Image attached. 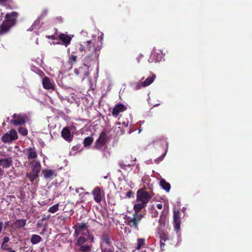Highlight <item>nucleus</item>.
I'll list each match as a JSON object with an SVG mask.
<instances>
[{
  "label": "nucleus",
  "mask_w": 252,
  "mask_h": 252,
  "mask_svg": "<svg viewBox=\"0 0 252 252\" xmlns=\"http://www.w3.org/2000/svg\"><path fill=\"white\" fill-rule=\"evenodd\" d=\"M159 225L157 228V234L160 238V247L161 251H164L165 242H168L170 244L175 245L177 241H174L173 238L170 237L167 231L168 228V220L167 217L161 215L158 220Z\"/></svg>",
  "instance_id": "f257e3e1"
},
{
  "label": "nucleus",
  "mask_w": 252,
  "mask_h": 252,
  "mask_svg": "<svg viewBox=\"0 0 252 252\" xmlns=\"http://www.w3.org/2000/svg\"><path fill=\"white\" fill-rule=\"evenodd\" d=\"M85 45L86 47V49H84L83 45L80 44L79 50L81 52L84 51L86 53V55L84 59V65L89 66L88 64L98 58L99 56L98 52L100 51V48L98 45H96L95 42L92 40L85 42Z\"/></svg>",
  "instance_id": "f03ea898"
},
{
  "label": "nucleus",
  "mask_w": 252,
  "mask_h": 252,
  "mask_svg": "<svg viewBox=\"0 0 252 252\" xmlns=\"http://www.w3.org/2000/svg\"><path fill=\"white\" fill-rule=\"evenodd\" d=\"M31 166L32 172L26 173V177L30 180V182L33 183L34 180L39 176L40 172L41 165L39 160H33L29 162Z\"/></svg>",
  "instance_id": "7ed1b4c3"
},
{
  "label": "nucleus",
  "mask_w": 252,
  "mask_h": 252,
  "mask_svg": "<svg viewBox=\"0 0 252 252\" xmlns=\"http://www.w3.org/2000/svg\"><path fill=\"white\" fill-rule=\"evenodd\" d=\"M153 195L154 193L152 191H147V188H141L137 191L136 200L137 202H142L147 204Z\"/></svg>",
  "instance_id": "20e7f679"
},
{
  "label": "nucleus",
  "mask_w": 252,
  "mask_h": 252,
  "mask_svg": "<svg viewBox=\"0 0 252 252\" xmlns=\"http://www.w3.org/2000/svg\"><path fill=\"white\" fill-rule=\"evenodd\" d=\"M143 218L144 215L143 214L133 213L132 217H127L126 218V223L130 228L138 230V224Z\"/></svg>",
  "instance_id": "39448f33"
},
{
  "label": "nucleus",
  "mask_w": 252,
  "mask_h": 252,
  "mask_svg": "<svg viewBox=\"0 0 252 252\" xmlns=\"http://www.w3.org/2000/svg\"><path fill=\"white\" fill-rule=\"evenodd\" d=\"M109 140V137L105 130H103L99 135L98 138L96 140L94 149L103 151L105 150L106 144Z\"/></svg>",
  "instance_id": "423d86ee"
},
{
  "label": "nucleus",
  "mask_w": 252,
  "mask_h": 252,
  "mask_svg": "<svg viewBox=\"0 0 252 252\" xmlns=\"http://www.w3.org/2000/svg\"><path fill=\"white\" fill-rule=\"evenodd\" d=\"M89 226L86 222L77 223L73 227V228L75 230L74 235L76 237H77L79 234L88 236L89 234Z\"/></svg>",
  "instance_id": "0eeeda50"
},
{
  "label": "nucleus",
  "mask_w": 252,
  "mask_h": 252,
  "mask_svg": "<svg viewBox=\"0 0 252 252\" xmlns=\"http://www.w3.org/2000/svg\"><path fill=\"white\" fill-rule=\"evenodd\" d=\"M100 247L101 248V245L103 247L110 248L113 247L112 242V236L109 230H105L103 231L100 238Z\"/></svg>",
  "instance_id": "6e6552de"
},
{
  "label": "nucleus",
  "mask_w": 252,
  "mask_h": 252,
  "mask_svg": "<svg viewBox=\"0 0 252 252\" xmlns=\"http://www.w3.org/2000/svg\"><path fill=\"white\" fill-rule=\"evenodd\" d=\"M156 75L151 72V75L147 77L143 82H138L133 85V88L135 90L140 89L141 88L146 87L151 85L155 80Z\"/></svg>",
  "instance_id": "1a4fd4ad"
},
{
  "label": "nucleus",
  "mask_w": 252,
  "mask_h": 252,
  "mask_svg": "<svg viewBox=\"0 0 252 252\" xmlns=\"http://www.w3.org/2000/svg\"><path fill=\"white\" fill-rule=\"evenodd\" d=\"M18 16V13L16 11L7 13L5 16V19L3 21V22L7 24L8 25H9V26H10V27L12 28L15 25Z\"/></svg>",
  "instance_id": "9d476101"
},
{
  "label": "nucleus",
  "mask_w": 252,
  "mask_h": 252,
  "mask_svg": "<svg viewBox=\"0 0 252 252\" xmlns=\"http://www.w3.org/2000/svg\"><path fill=\"white\" fill-rule=\"evenodd\" d=\"M18 138L16 131L12 129L9 132L5 133L1 137V141L4 143L11 142Z\"/></svg>",
  "instance_id": "9b49d317"
},
{
  "label": "nucleus",
  "mask_w": 252,
  "mask_h": 252,
  "mask_svg": "<svg viewBox=\"0 0 252 252\" xmlns=\"http://www.w3.org/2000/svg\"><path fill=\"white\" fill-rule=\"evenodd\" d=\"M12 118L13 119L10 120V122L14 126H20L25 123V118L21 115L15 113L12 115Z\"/></svg>",
  "instance_id": "f8f14e48"
},
{
  "label": "nucleus",
  "mask_w": 252,
  "mask_h": 252,
  "mask_svg": "<svg viewBox=\"0 0 252 252\" xmlns=\"http://www.w3.org/2000/svg\"><path fill=\"white\" fill-rule=\"evenodd\" d=\"M61 136L66 141L68 142H70L73 137V135L71 134L68 127H65L62 130Z\"/></svg>",
  "instance_id": "ddd939ff"
},
{
  "label": "nucleus",
  "mask_w": 252,
  "mask_h": 252,
  "mask_svg": "<svg viewBox=\"0 0 252 252\" xmlns=\"http://www.w3.org/2000/svg\"><path fill=\"white\" fill-rule=\"evenodd\" d=\"M127 109V107L123 104H117L112 111V115L114 117H117L120 113L123 112Z\"/></svg>",
  "instance_id": "4468645a"
},
{
  "label": "nucleus",
  "mask_w": 252,
  "mask_h": 252,
  "mask_svg": "<svg viewBox=\"0 0 252 252\" xmlns=\"http://www.w3.org/2000/svg\"><path fill=\"white\" fill-rule=\"evenodd\" d=\"M173 225L175 230L177 233L180 230L181 219L180 217V212H175L173 216Z\"/></svg>",
  "instance_id": "2eb2a0df"
},
{
  "label": "nucleus",
  "mask_w": 252,
  "mask_h": 252,
  "mask_svg": "<svg viewBox=\"0 0 252 252\" xmlns=\"http://www.w3.org/2000/svg\"><path fill=\"white\" fill-rule=\"evenodd\" d=\"M92 194L95 202L97 203H100L101 202L102 200L101 191L99 187H95L92 192Z\"/></svg>",
  "instance_id": "dca6fc26"
},
{
  "label": "nucleus",
  "mask_w": 252,
  "mask_h": 252,
  "mask_svg": "<svg viewBox=\"0 0 252 252\" xmlns=\"http://www.w3.org/2000/svg\"><path fill=\"white\" fill-rule=\"evenodd\" d=\"M26 155L29 160H35V159L37 157V154L36 150L34 147H30L29 148L27 149Z\"/></svg>",
  "instance_id": "f3484780"
},
{
  "label": "nucleus",
  "mask_w": 252,
  "mask_h": 252,
  "mask_svg": "<svg viewBox=\"0 0 252 252\" xmlns=\"http://www.w3.org/2000/svg\"><path fill=\"white\" fill-rule=\"evenodd\" d=\"M42 86L43 88L46 90L55 89L54 84L52 82L50 78L46 76L42 80Z\"/></svg>",
  "instance_id": "a211bd4d"
},
{
  "label": "nucleus",
  "mask_w": 252,
  "mask_h": 252,
  "mask_svg": "<svg viewBox=\"0 0 252 252\" xmlns=\"http://www.w3.org/2000/svg\"><path fill=\"white\" fill-rule=\"evenodd\" d=\"M59 39L62 41L63 44L67 47L70 44L72 37L66 34L61 33L59 35Z\"/></svg>",
  "instance_id": "6ab92c4d"
},
{
  "label": "nucleus",
  "mask_w": 252,
  "mask_h": 252,
  "mask_svg": "<svg viewBox=\"0 0 252 252\" xmlns=\"http://www.w3.org/2000/svg\"><path fill=\"white\" fill-rule=\"evenodd\" d=\"M42 173L46 179H52L57 176L55 171L52 169H44L42 170Z\"/></svg>",
  "instance_id": "aec40b11"
},
{
  "label": "nucleus",
  "mask_w": 252,
  "mask_h": 252,
  "mask_svg": "<svg viewBox=\"0 0 252 252\" xmlns=\"http://www.w3.org/2000/svg\"><path fill=\"white\" fill-rule=\"evenodd\" d=\"M11 27L10 26L8 25L3 21L0 25V36H2L7 33Z\"/></svg>",
  "instance_id": "412c9836"
},
{
  "label": "nucleus",
  "mask_w": 252,
  "mask_h": 252,
  "mask_svg": "<svg viewBox=\"0 0 252 252\" xmlns=\"http://www.w3.org/2000/svg\"><path fill=\"white\" fill-rule=\"evenodd\" d=\"M12 160L10 158L0 159V166L3 168H8L12 164Z\"/></svg>",
  "instance_id": "4be33fe9"
},
{
  "label": "nucleus",
  "mask_w": 252,
  "mask_h": 252,
  "mask_svg": "<svg viewBox=\"0 0 252 252\" xmlns=\"http://www.w3.org/2000/svg\"><path fill=\"white\" fill-rule=\"evenodd\" d=\"M147 204L144 203L142 202H139L138 203L135 204L134 205L133 209L134 211V213H136L138 214H142V213H139V212L144 207L146 206Z\"/></svg>",
  "instance_id": "5701e85b"
},
{
  "label": "nucleus",
  "mask_w": 252,
  "mask_h": 252,
  "mask_svg": "<svg viewBox=\"0 0 252 252\" xmlns=\"http://www.w3.org/2000/svg\"><path fill=\"white\" fill-rule=\"evenodd\" d=\"M160 186L161 187L166 191H169L171 186L170 184L167 182L164 179H161L160 181Z\"/></svg>",
  "instance_id": "b1692460"
},
{
  "label": "nucleus",
  "mask_w": 252,
  "mask_h": 252,
  "mask_svg": "<svg viewBox=\"0 0 252 252\" xmlns=\"http://www.w3.org/2000/svg\"><path fill=\"white\" fill-rule=\"evenodd\" d=\"M26 222L27 221L25 219L17 220L14 222V226L17 228H21L26 225Z\"/></svg>",
  "instance_id": "393cba45"
},
{
  "label": "nucleus",
  "mask_w": 252,
  "mask_h": 252,
  "mask_svg": "<svg viewBox=\"0 0 252 252\" xmlns=\"http://www.w3.org/2000/svg\"><path fill=\"white\" fill-rule=\"evenodd\" d=\"M42 241V238L38 235L33 234L32 236L31 242L33 245H35Z\"/></svg>",
  "instance_id": "a878e982"
},
{
  "label": "nucleus",
  "mask_w": 252,
  "mask_h": 252,
  "mask_svg": "<svg viewBox=\"0 0 252 252\" xmlns=\"http://www.w3.org/2000/svg\"><path fill=\"white\" fill-rule=\"evenodd\" d=\"M146 240L144 238H138L137 239V245L135 248L136 250H140L142 247L146 245Z\"/></svg>",
  "instance_id": "bb28decb"
},
{
  "label": "nucleus",
  "mask_w": 252,
  "mask_h": 252,
  "mask_svg": "<svg viewBox=\"0 0 252 252\" xmlns=\"http://www.w3.org/2000/svg\"><path fill=\"white\" fill-rule=\"evenodd\" d=\"M94 139L91 136H88L83 140V144L85 147H89L93 142Z\"/></svg>",
  "instance_id": "cd10ccee"
},
{
  "label": "nucleus",
  "mask_w": 252,
  "mask_h": 252,
  "mask_svg": "<svg viewBox=\"0 0 252 252\" xmlns=\"http://www.w3.org/2000/svg\"><path fill=\"white\" fill-rule=\"evenodd\" d=\"M79 251L82 252H91V247L89 245H81L80 246Z\"/></svg>",
  "instance_id": "c85d7f7f"
},
{
  "label": "nucleus",
  "mask_w": 252,
  "mask_h": 252,
  "mask_svg": "<svg viewBox=\"0 0 252 252\" xmlns=\"http://www.w3.org/2000/svg\"><path fill=\"white\" fill-rule=\"evenodd\" d=\"M87 240V239L84 236H80L77 240L76 244L78 246L83 245V244L86 242Z\"/></svg>",
  "instance_id": "c756f323"
},
{
  "label": "nucleus",
  "mask_w": 252,
  "mask_h": 252,
  "mask_svg": "<svg viewBox=\"0 0 252 252\" xmlns=\"http://www.w3.org/2000/svg\"><path fill=\"white\" fill-rule=\"evenodd\" d=\"M77 61V56L74 54V52H72L69 56L68 62L70 64H73L76 63Z\"/></svg>",
  "instance_id": "7c9ffc66"
},
{
  "label": "nucleus",
  "mask_w": 252,
  "mask_h": 252,
  "mask_svg": "<svg viewBox=\"0 0 252 252\" xmlns=\"http://www.w3.org/2000/svg\"><path fill=\"white\" fill-rule=\"evenodd\" d=\"M59 205L58 204H56L51 207H50L48 211L51 213H54L56 212L59 210Z\"/></svg>",
  "instance_id": "2f4dec72"
},
{
  "label": "nucleus",
  "mask_w": 252,
  "mask_h": 252,
  "mask_svg": "<svg viewBox=\"0 0 252 252\" xmlns=\"http://www.w3.org/2000/svg\"><path fill=\"white\" fill-rule=\"evenodd\" d=\"M101 252H114V247H111L110 248H107L106 247H103L101 245V248H100Z\"/></svg>",
  "instance_id": "473e14b6"
},
{
  "label": "nucleus",
  "mask_w": 252,
  "mask_h": 252,
  "mask_svg": "<svg viewBox=\"0 0 252 252\" xmlns=\"http://www.w3.org/2000/svg\"><path fill=\"white\" fill-rule=\"evenodd\" d=\"M18 131L19 133L23 136H26L28 133L27 129L24 127H20L18 128Z\"/></svg>",
  "instance_id": "72a5a7b5"
},
{
  "label": "nucleus",
  "mask_w": 252,
  "mask_h": 252,
  "mask_svg": "<svg viewBox=\"0 0 252 252\" xmlns=\"http://www.w3.org/2000/svg\"><path fill=\"white\" fill-rule=\"evenodd\" d=\"M119 165L122 169L125 170L126 166L130 167L132 165H134V164L133 163H128L127 164H124L123 163V162H121L119 163Z\"/></svg>",
  "instance_id": "f704fd0d"
},
{
  "label": "nucleus",
  "mask_w": 252,
  "mask_h": 252,
  "mask_svg": "<svg viewBox=\"0 0 252 252\" xmlns=\"http://www.w3.org/2000/svg\"><path fill=\"white\" fill-rule=\"evenodd\" d=\"M150 213L152 218H156L158 216V212L155 208L151 209Z\"/></svg>",
  "instance_id": "c9c22d12"
},
{
  "label": "nucleus",
  "mask_w": 252,
  "mask_h": 252,
  "mask_svg": "<svg viewBox=\"0 0 252 252\" xmlns=\"http://www.w3.org/2000/svg\"><path fill=\"white\" fill-rule=\"evenodd\" d=\"M72 150L74 151H80L82 150L81 149V145L78 144L74 146H73L72 148Z\"/></svg>",
  "instance_id": "e433bc0d"
},
{
  "label": "nucleus",
  "mask_w": 252,
  "mask_h": 252,
  "mask_svg": "<svg viewBox=\"0 0 252 252\" xmlns=\"http://www.w3.org/2000/svg\"><path fill=\"white\" fill-rule=\"evenodd\" d=\"M9 247H8V245L6 244H1V249L4 251H6L8 250Z\"/></svg>",
  "instance_id": "4c0bfd02"
},
{
  "label": "nucleus",
  "mask_w": 252,
  "mask_h": 252,
  "mask_svg": "<svg viewBox=\"0 0 252 252\" xmlns=\"http://www.w3.org/2000/svg\"><path fill=\"white\" fill-rule=\"evenodd\" d=\"M133 194V193L132 190H128L126 194V195L127 197L130 198Z\"/></svg>",
  "instance_id": "58836bf2"
},
{
  "label": "nucleus",
  "mask_w": 252,
  "mask_h": 252,
  "mask_svg": "<svg viewBox=\"0 0 252 252\" xmlns=\"http://www.w3.org/2000/svg\"><path fill=\"white\" fill-rule=\"evenodd\" d=\"M9 241V238L8 237L5 236L3 238V242H2L1 244H6Z\"/></svg>",
  "instance_id": "ea45409f"
},
{
  "label": "nucleus",
  "mask_w": 252,
  "mask_h": 252,
  "mask_svg": "<svg viewBox=\"0 0 252 252\" xmlns=\"http://www.w3.org/2000/svg\"><path fill=\"white\" fill-rule=\"evenodd\" d=\"M10 225V221H6L4 223V228L5 229H7L8 227H9Z\"/></svg>",
  "instance_id": "a19ab883"
},
{
  "label": "nucleus",
  "mask_w": 252,
  "mask_h": 252,
  "mask_svg": "<svg viewBox=\"0 0 252 252\" xmlns=\"http://www.w3.org/2000/svg\"><path fill=\"white\" fill-rule=\"evenodd\" d=\"M11 0H0V5H4L5 3Z\"/></svg>",
  "instance_id": "79ce46f5"
},
{
  "label": "nucleus",
  "mask_w": 252,
  "mask_h": 252,
  "mask_svg": "<svg viewBox=\"0 0 252 252\" xmlns=\"http://www.w3.org/2000/svg\"><path fill=\"white\" fill-rule=\"evenodd\" d=\"M128 125H129L128 121L124 122L122 123L123 126H125V127H127L128 126Z\"/></svg>",
  "instance_id": "37998d69"
},
{
  "label": "nucleus",
  "mask_w": 252,
  "mask_h": 252,
  "mask_svg": "<svg viewBox=\"0 0 252 252\" xmlns=\"http://www.w3.org/2000/svg\"><path fill=\"white\" fill-rule=\"evenodd\" d=\"M127 158H131V161L133 162L136 160V158H134V159H133L132 157L131 156H127Z\"/></svg>",
  "instance_id": "c03bdc74"
},
{
  "label": "nucleus",
  "mask_w": 252,
  "mask_h": 252,
  "mask_svg": "<svg viewBox=\"0 0 252 252\" xmlns=\"http://www.w3.org/2000/svg\"><path fill=\"white\" fill-rule=\"evenodd\" d=\"M143 57V56L141 54H140L137 58V62L138 63H140V60L141 58H142Z\"/></svg>",
  "instance_id": "a18cd8bd"
},
{
  "label": "nucleus",
  "mask_w": 252,
  "mask_h": 252,
  "mask_svg": "<svg viewBox=\"0 0 252 252\" xmlns=\"http://www.w3.org/2000/svg\"><path fill=\"white\" fill-rule=\"evenodd\" d=\"M157 207L158 209H161L162 208V204H158L157 205Z\"/></svg>",
  "instance_id": "49530a36"
},
{
  "label": "nucleus",
  "mask_w": 252,
  "mask_h": 252,
  "mask_svg": "<svg viewBox=\"0 0 252 252\" xmlns=\"http://www.w3.org/2000/svg\"><path fill=\"white\" fill-rule=\"evenodd\" d=\"M3 225V223L2 221H0V232H1V230L2 229V227Z\"/></svg>",
  "instance_id": "de8ad7c7"
},
{
  "label": "nucleus",
  "mask_w": 252,
  "mask_h": 252,
  "mask_svg": "<svg viewBox=\"0 0 252 252\" xmlns=\"http://www.w3.org/2000/svg\"><path fill=\"white\" fill-rule=\"evenodd\" d=\"M3 170L0 168V177L3 175Z\"/></svg>",
  "instance_id": "09e8293b"
},
{
  "label": "nucleus",
  "mask_w": 252,
  "mask_h": 252,
  "mask_svg": "<svg viewBox=\"0 0 252 252\" xmlns=\"http://www.w3.org/2000/svg\"><path fill=\"white\" fill-rule=\"evenodd\" d=\"M49 39H55L54 35L47 36Z\"/></svg>",
  "instance_id": "8fccbe9b"
},
{
  "label": "nucleus",
  "mask_w": 252,
  "mask_h": 252,
  "mask_svg": "<svg viewBox=\"0 0 252 252\" xmlns=\"http://www.w3.org/2000/svg\"><path fill=\"white\" fill-rule=\"evenodd\" d=\"M7 251H8V252H15V251H14V250H13L11 249L10 248H9L8 249V250H7Z\"/></svg>",
  "instance_id": "3c124183"
},
{
  "label": "nucleus",
  "mask_w": 252,
  "mask_h": 252,
  "mask_svg": "<svg viewBox=\"0 0 252 252\" xmlns=\"http://www.w3.org/2000/svg\"><path fill=\"white\" fill-rule=\"evenodd\" d=\"M1 9H0V19H1V15L2 14L1 11Z\"/></svg>",
  "instance_id": "603ef678"
},
{
  "label": "nucleus",
  "mask_w": 252,
  "mask_h": 252,
  "mask_svg": "<svg viewBox=\"0 0 252 252\" xmlns=\"http://www.w3.org/2000/svg\"><path fill=\"white\" fill-rule=\"evenodd\" d=\"M5 125H6L5 122H3L2 124V127H4Z\"/></svg>",
  "instance_id": "864d4df0"
},
{
  "label": "nucleus",
  "mask_w": 252,
  "mask_h": 252,
  "mask_svg": "<svg viewBox=\"0 0 252 252\" xmlns=\"http://www.w3.org/2000/svg\"><path fill=\"white\" fill-rule=\"evenodd\" d=\"M9 117H7V118H6V121L7 122H9Z\"/></svg>",
  "instance_id": "5fc2aeb1"
},
{
  "label": "nucleus",
  "mask_w": 252,
  "mask_h": 252,
  "mask_svg": "<svg viewBox=\"0 0 252 252\" xmlns=\"http://www.w3.org/2000/svg\"><path fill=\"white\" fill-rule=\"evenodd\" d=\"M117 125H121V122H117Z\"/></svg>",
  "instance_id": "6e6d98bb"
},
{
  "label": "nucleus",
  "mask_w": 252,
  "mask_h": 252,
  "mask_svg": "<svg viewBox=\"0 0 252 252\" xmlns=\"http://www.w3.org/2000/svg\"><path fill=\"white\" fill-rule=\"evenodd\" d=\"M143 79H144V77H142V78H141V80H143Z\"/></svg>",
  "instance_id": "4d7b16f0"
}]
</instances>
